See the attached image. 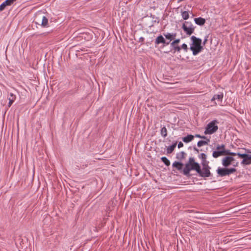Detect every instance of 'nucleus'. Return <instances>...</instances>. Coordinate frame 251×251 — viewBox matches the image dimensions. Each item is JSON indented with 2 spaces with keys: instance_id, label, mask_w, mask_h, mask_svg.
<instances>
[{
  "instance_id": "1",
  "label": "nucleus",
  "mask_w": 251,
  "mask_h": 251,
  "mask_svg": "<svg viewBox=\"0 0 251 251\" xmlns=\"http://www.w3.org/2000/svg\"><path fill=\"white\" fill-rule=\"evenodd\" d=\"M192 43L190 45V49L192 51L194 55H197L201 52L203 47L201 45V40L195 36H192L190 38Z\"/></svg>"
},
{
  "instance_id": "2",
  "label": "nucleus",
  "mask_w": 251,
  "mask_h": 251,
  "mask_svg": "<svg viewBox=\"0 0 251 251\" xmlns=\"http://www.w3.org/2000/svg\"><path fill=\"white\" fill-rule=\"evenodd\" d=\"M199 164L195 161L193 157H190L183 169V174L186 176H189L191 170H195L197 172H199Z\"/></svg>"
},
{
  "instance_id": "3",
  "label": "nucleus",
  "mask_w": 251,
  "mask_h": 251,
  "mask_svg": "<svg viewBox=\"0 0 251 251\" xmlns=\"http://www.w3.org/2000/svg\"><path fill=\"white\" fill-rule=\"evenodd\" d=\"M219 122L214 120L209 122L205 126L204 133L205 135L212 134L216 132L218 129V124Z\"/></svg>"
},
{
  "instance_id": "4",
  "label": "nucleus",
  "mask_w": 251,
  "mask_h": 251,
  "mask_svg": "<svg viewBox=\"0 0 251 251\" xmlns=\"http://www.w3.org/2000/svg\"><path fill=\"white\" fill-rule=\"evenodd\" d=\"M34 21L35 24L38 25L41 24L43 27H46L48 25V19L41 11H39L36 13Z\"/></svg>"
},
{
  "instance_id": "5",
  "label": "nucleus",
  "mask_w": 251,
  "mask_h": 251,
  "mask_svg": "<svg viewBox=\"0 0 251 251\" xmlns=\"http://www.w3.org/2000/svg\"><path fill=\"white\" fill-rule=\"evenodd\" d=\"M202 166V169H201L200 165L199 166V171L197 172L199 175L202 177H208L211 176L210 170V167L208 164H201Z\"/></svg>"
},
{
  "instance_id": "6",
  "label": "nucleus",
  "mask_w": 251,
  "mask_h": 251,
  "mask_svg": "<svg viewBox=\"0 0 251 251\" xmlns=\"http://www.w3.org/2000/svg\"><path fill=\"white\" fill-rule=\"evenodd\" d=\"M182 28L188 35H191L194 31L195 27L191 22H185L182 25Z\"/></svg>"
},
{
  "instance_id": "7",
  "label": "nucleus",
  "mask_w": 251,
  "mask_h": 251,
  "mask_svg": "<svg viewBox=\"0 0 251 251\" xmlns=\"http://www.w3.org/2000/svg\"><path fill=\"white\" fill-rule=\"evenodd\" d=\"M234 160V158L231 156H226L222 160V164L224 167L228 166Z\"/></svg>"
},
{
  "instance_id": "8",
  "label": "nucleus",
  "mask_w": 251,
  "mask_h": 251,
  "mask_svg": "<svg viewBox=\"0 0 251 251\" xmlns=\"http://www.w3.org/2000/svg\"><path fill=\"white\" fill-rule=\"evenodd\" d=\"M223 98V94L221 93L220 94H216L213 96L211 99V101H214V105H217V102L215 100H217L218 102H222Z\"/></svg>"
},
{
  "instance_id": "9",
  "label": "nucleus",
  "mask_w": 251,
  "mask_h": 251,
  "mask_svg": "<svg viewBox=\"0 0 251 251\" xmlns=\"http://www.w3.org/2000/svg\"><path fill=\"white\" fill-rule=\"evenodd\" d=\"M164 36L166 38V39L168 40H169L168 42H171L172 40H174L176 36V33H166L164 34Z\"/></svg>"
},
{
  "instance_id": "10",
  "label": "nucleus",
  "mask_w": 251,
  "mask_h": 251,
  "mask_svg": "<svg viewBox=\"0 0 251 251\" xmlns=\"http://www.w3.org/2000/svg\"><path fill=\"white\" fill-rule=\"evenodd\" d=\"M155 43V44L162 43L168 45L170 44V42H166L162 35H159L156 38Z\"/></svg>"
},
{
  "instance_id": "11",
  "label": "nucleus",
  "mask_w": 251,
  "mask_h": 251,
  "mask_svg": "<svg viewBox=\"0 0 251 251\" xmlns=\"http://www.w3.org/2000/svg\"><path fill=\"white\" fill-rule=\"evenodd\" d=\"M217 172L220 176H227V170L226 168H218L217 170Z\"/></svg>"
},
{
  "instance_id": "12",
  "label": "nucleus",
  "mask_w": 251,
  "mask_h": 251,
  "mask_svg": "<svg viewBox=\"0 0 251 251\" xmlns=\"http://www.w3.org/2000/svg\"><path fill=\"white\" fill-rule=\"evenodd\" d=\"M241 164L244 165H248L251 164V154H248L247 157L243 159Z\"/></svg>"
},
{
  "instance_id": "13",
  "label": "nucleus",
  "mask_w": 251,
  "mask_h": 251,
  "mask_svg": "<svg viewBox=\"0 0 251 251\" xmlns=\"http://www.w3.org/2000/svg\"><path fill=\"white\" fill-rule=\"evenodd\" d=\"M225 154L226 151H215L213 152L212 156L214 158H217Z\"/></svg>"
},
{
  "instance_id": "14",
  "label": "nucleus",
  "mask_w": 251,
  "mask_h": 251,
  "mask_svg": "<svg viewBox=\"0 0 251 251\" xmlns=\"http://www.w3.org/2000/svg\"><path fill=\"white\" fill-rule=\"evenodd\" d=\"M16 99V95H14L13 93H10L9 96L8 97V99L9 100L8 103V107H10L14 101Z\"/></svg>"
},
{
  "instance_id": "15",
  "label": "nucleus",
  "mask_w": 251,
  "mask_h": 251,
  "mask_svg": "<svg viewBox=\"0 0 251 251\" xmlns=\"http://www.w3.org/2000/svg\"><path fill=\"white\" fill-rule=\"evenodd\" d=\"M195 23L199 25H202L205 23V20L202 18L199 17L194 19Z\"/></svg>"
},
{
  "instance_id": "16",
  "label": "nucleus",
  "mask_w": 251,
  "mask_h": 251,
  "mask_svg": "<svg viewBox=\"0 0 251 251\" xmlns=\"http://www.w3.org/2000/svg\"><path fill=\"white\" fill-rule=\"evenodd\" d=\"M199 158L201 160V164H209V161L206 160L207 156L205 153H201L199 155Z\"/></svg>"
},
{
  "instance_id": "17",
  "label": "nucleus",
  "mask_w": 251,
  "mask_h": 251,
  "mask_svg": "<svg viewBox=\"0 0 251 251\" xmlns=\"http://www.w3.org/2000/svg\"><path fill=\"white\" fill-rule=\"evenodd\" d=\"M194 139V136L192 135H188L186 137L183 138L182 140L185 143H189L192 141Z\"/></svg>"
},
{
  "instance_id": "18",
  "label": "nucleus",
  "mask_w": 251,
  "mask_h": 251,
  "mask_svg": "<svg viewBox=\"0 0 251 251\" xmlns=\"http://www.w3.org/2000/svg\"><path fill=\"white\" fill-rule=\"evenodd\" d=\"M209 142H210V140L209 139H206L205 141H199L197 143V146L199 147H201L202 146L208 145Z\"/></svg>"
},
{
  "instance_id": "19",
  "label": "nucleus",
  "mask_w": 251,
  "mask_h": 251,
  "mask_svg": "<svg viewBox=\"0 0 251 251\" xmlns=\"http://www.w3.org/2000/svg\"><path fill=\"white\" fill-rule=\"evenodd\" d=\"M177 143L176 142L174 143L171 146H169L167 149V152L168 153H172L174 150L175 148L176 147Z\"/></svg>"
},
{
  "instance_id": "20",
  "label": "nucleus",
  "mask_w": 251,
  "mask_h": 251,
  "mask_svg": "<svg viewBox=\"0 0 251 251\" xmlns=\"http://www.w3.org/2000/svg\"><path fill=\"white\" fill-rule=\"evenodd\" d=\"M183 164L179 162H175L173 163V166L176 167L178 170H180L182 168Z\"/></svg>"
},
{
  "instance_id": "21",
  "label": "nucleus",
  "mask_w": 251,
  "mask_h": 251,
  "mask_svg": "<svg viewBox=\"0 0 251 251\" xmlns=\"http://www.w3.org/2000/svg\"><path fill=\"white\" fill-rule=\"evenodd\" d=\"M160 133L162 137H166L167 135V128L164 126L161 128L160 130Z\"/></svg>"
},
{
  "instance_id": "22",
  "label": "nucleus",
  "mask_w": 251,
  "mask_h": 251,
  "mask_svg": "<svg viewBox=\"0 0 251 251\" xmlns=\"http://www.w3.org/2000/svg\"><path fill=\"white\" fill-rule=\"evenodd\" d=\"M185 153L184 151H181L176 154V158L178 159L182 160L185 158Z\"/></svg>"
},
{
  "instance_id": "23",
  "label": "nucleus",
  "mask_w": 251,
  "mask_h": 251,
  "mask_svg": "<svg viewBox=\"0 0 251 251\" xmlns=\"http://www.w3.org/2000/svg\"><path fill=\"white\" fill-rule=\"evenodd\" d=\"M181 16L184 20H187L189 17L188 12L186 11L181 12Z\"/></svg>"
},
{
  "instance_id": "24",
  "label": "nucleus",
  "mask_w": 251,
  "mask_h": 251,
  "mask_svg": "<svg viewBox=\"0 0 251 251\" xmlns=\"http://www.w3.org/2000/svg\"><path fill=\"white\" fill-rule=\"evenodd\" d=\"M162 161L167 166L170 165V161L166 157H162L161 158Z\"/></svg>"
},
{
  "instance_id": "25",
  "label": "nucleus",
  "mask_w": 251,
  "mask_h": 251,
  "mask_svg": "<svg viewBox=\"0 0 251 251\" xmlns=\"http://www.w3.org/2000/svg\"><path fill=\"white\" fill-rule=\"evenodd\" d=\"M226 170H227V176H229V175L234 173L236 171V169L234 168L226 169Z\"/></svg>"
},
{
  "instance_id": "26",
  "label": "nucleus",
  "mask_w": 251,
  "mask_h": 251,
  "mask_svg": "<svg viewBox=\"0 0 251 251\" xmlns=\"http://www.w3.org/2000/svg\"><path fill=\"white\" fill-rule=\"evenodd\" d=\"M173 50L176 52H180L181 50V48L179 46H176V45H174V46H171Z\"/></svg>"
},
{
  "instance_id": "27",
  "label": "nucleus",
  "mask_w": 251,
  "mask_h": 251,
  "mask_svg": "<svg viewBox=\"0 0 251 251\" xmlns=\"http://www.w3.org/2000/svg\"><path fill=\"white\" fill-rule=\"evenodd\" d=\"M216 151H226L225 146L224 145H222L221 146L218 145L216 147Z\"/></svg>"
},
{
  "instance_id": "28",
  "label": "nucleus",
  "mask_w": 251,
  "mask_h": 251,
  "mask_svg": "<svg viewBox=\"0 0 251 251\" xmlns=\"http://www.w3.org/2000/svg\"><path fill=\"white\" fill-rule=\"evenodd\" d=\"M180 48H181V50L183 49L185 52L188 51V48L187 45L186 44H185V43L181 45V46L180 47Z\"/></svg>"
},
{
  "instance_id": "29",
  "label": "nucleus",
  "mask_w": 251,
  "mask_h": 251,
  "mask_svg": "<svg viewBox=\"0 0 251 251\" xmlns=\"http://www.w3.org/2000/svg\"><path fill=\"white\" fill-rule=\"evenodd\" d=\"M248 153H237V155H238L239 157L243 158L244 159L246 158V157H247Z\"/></svg>"
},
{
  "instance_id": "30",
  "label": "nucleus",
  "mask_w": 251,
  "mask_h": 251,
  "mask_svg": "<svg viewBox=\"0 0 251 251\" xmlns=\"http://www.w3.org/2000/svg\"><path fill=\"white\" fill-rule=\"evenodd\" d=\"M180 42V39H176L174 41H173L171 43V46H174V45H176L178 43H179Z\"/></svg>"
},
{
  "instance_id": "31",
  "label": "nucleus",
  "mask_w": 251,
  "mask_h": 251,
  "mask_svg": "<svg viewBox=\"0 0 251 251\" xmlns=\"http://www.w3.org/2000/svg\"><path fill=\"white\" fill-rule=\"evenodd\" d=\"M237 153H235V152H230L228 150H226V154H231V155H232L233 156H235L237 155Z\"/></svg>"
},
{
  "instance_id": "32",
  "label": "nucleus",
  "mask_w": 251,
  "mask_h": 251,
  "mask_svg": "<svg viewBox=\"0 0 251 251\" xmlns=\"http://www.w3.org/2000/svg\"><path fill=\"white\" fill-rule=\"evenodd\" d=\"M7 0V2H8V4L10 6V5H11L17 0Z\"/></svg>"
},
{
  "instance_id": "33",
  "label": "nucleus",
  "mask_w": 251,
  "mask_h": 251,
  "mask_svg": "<svg viewBox=\"0 0 251 251\" xmlns=\"http://www.w3.org/2000/svg\"><path fill=\"white\" fill-rule=\"evenodd\" d=\"M5 7L6 6H5V5L3 3H2L0 5V11H1L5 9Z\"/></svg>"
},
{
  "instance_id": "34",
  "label": "nucleus",
  "mask_w": 251,
  "mask_h": 251,
  "mask_svg": "<svg viewBox=\"0 0 251 251\" xmlns=\"http://www.w3.org/2000/svg\"><path fill=\"white\" fill-rule=\"evenodd\" d=\"M183 146V144L181 142H179V143L178 144V148H180L182 147Z\"/></svg>"
},
{
  "instance_id": "35",
  "label": "nucleus",
  "mask_w": 251,
  "mask_h": 251,
  "mask_svg": "<svg viewBox=\"0 0 251 251\" xmlns=\"http://www.w3.org/2000/svg\"><path fill=\"white\" fill-rule=\"evenodd\" d=\"M144 38L142 37H140L139 39V41L140 42H144Z\"/></svg>"
},
{
  "instance_id": "36",
  "label": "nucleus",
  "mask_w": 251,
  "mask_h": 251,
  "mask_svg": "<svg viewBox=\"0 0 251 251\" xmlns=\"http://www.w3.org/2000/svg\"><path fill=\"white\" fill-rule=\"evenodd\" d=\"M4 5L5 6H9V5L8 4V2H7V0H5L3 2H2Z\"/></svg>"
},
{
  "instance_id": "37",
  "label": "nucleus",
  "mask_w": 251,
  "mask_h": 251,
  "mask_svg": "<svg viewBox=\"0 0 251 251\" xmlns=\"http://www.w3.org/2000/svg\"><path fill=\"white\" fill-rule=\"evenodd\" d=\"M201 138L205 139L206 140V139H207V137L204 136H201Z\"/></svg>"
},
{
  "instance_id": "38",
  "label": "nucleus",
  "mask_w": 251,
  "mask_h": 251,
  "mask_svg": "<svg viewBox=\"0 0 251 251\" xmlns=\"http://www.w3.org/2000/svg\"><path fill=\"white\" fill-rule=\"evenodd\" d=\"M195 137L201 138V135H200L199 134H196Z\"/></svg>"
},
{
  "instance_id": "39",
  "label": "nucleus",
  "mask_w": 251,
  "mask_h": 251,
  "mask_svg": "<svg viewBox=\"0 0 251 251\" xmlns=\"http://www.w3.org/2000/svg\"><path fill=\"white\" fill-rule=\"evenodd\" d=\"M246 152L248 153H251V150H246Z\"/></svg>"
},
{
  "instance_id": "40",
  "label": "nucleus",
  "mask_w": 251,
  "mask_h": 251,
  "mask_svg": "<svg viewBox=\"0 0 251 251\" xmlns=\"http://www.w3.org/2000/svg\"><path fill=\"white\" fill-rule=\"evenodd\" d=\"M206 41H207V39H206V38H205V40H204V41H203V45H204V44H205V43L206 42Z\"/></svg>"
},
{
  "instance_id": "41",
  "label": "nucleus",
  "mask_w": 251,
  "mask_h": 251,
  "mask_svg": "<svg viewBox=\"0 0 251 251\" xmlns=\"http://www.w3.org/2000/svg\"><path fill=\"white\" fill-rule=\"evenodd\" d=\"M183 0H178V2H180L182 1H183Z\"/></svg>"
},
{
  "instance_id": "42",
  "label": "nucleus",
  "mask_w": 251,
  "mask_h": 251,
  "mask_svg": "<svg viewBox=\"0 0 251 251\" xmlns=\"http://www.w3.org/2000/svg\"><path fill=\"white\" fill-rule=\"evenodd\" d=\"M194 150H195V151H198V150L197 149H196V148H194Z\"/></svg>"
}]
</instances>
